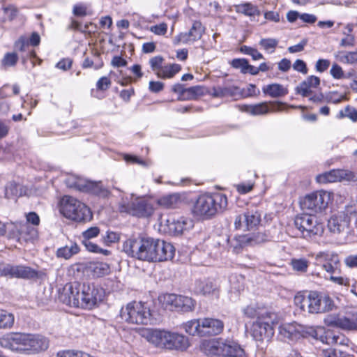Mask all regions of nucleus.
<instances>
[{"instance_id": "nucleus-1", "label": "nucleus", "mask_w": 357, "mask_h": 357, "mask_svg": "<svg viewBox=\"0 0 357 357\" xmlns=\"http://www.w3.org/2000/svg\"><path fill=\"white\" fill-rule=\"evenodd\" d=\"M105 290L94 283H67L59 295L64 304L75 307L91 310L103 301Z\"/></svg>"}, {"instance_id": "nucleus-2", "label": "nucleus", "mask_w": 357, "mask_h": 357, "mask_svg": "<svg viewBox=\"0 0 357 357\" xmlns=\"http://www.w3.org/2000/svg\"><path fill=\"white\" fill-rule=\"evenodd\" d=\"M228 200L225 194L220 192L200 195L192 207L195 216L208 220L223 212L227 207Z\"/></svg>"}, {"instance_id": "nucleus-3", "label": "nucleus", "mask_w": 357, "mask_h": 357, "mask_svg": "<svg viewBox=\"0 0 357 357\" xmlns=\"http://www.w3.org/2000/svg\"><path fill=\"white\" fill-rule=\"evenodd\" d=\"M142 336L157 348L168 350H185L188 340L183 335L165 330L147 329L143 331Z\"/></svg>"}, {"instance_id": "nucleus-4", "label": "nucleus", "mask_w": 357, "mask_h": 357, "mask_svg": "<svg viewBox=\"0 0 357 357\" xmlns=\"http://www.w3.org/2000/svg\"><path fill=\"white\" fill-rule=\"evenodd\" d=\"M200 350L208 357H247L245 349L238 342L222 338L204 340Z\"/></svg>"}, {"instance_id": "nucleus-5", "label": "nucleus", "mask_w": 357, "mask_h": 357, "mask_svg": "<svg viewBox=\"0 0 357 357\" xmlns=\"http://www.w3.org/2000/svg\"><path fill=\"white\" fill-rule=\"evenodd\" d=\"M121 319L130 324L147 325L151 321V312L146 303L132 301L121 307Z\"/></svg>"}, {"instance_id": "nucleus-6", "label": "nucleus", "mask_w": 357, "mask_h": 357, "mask_svg": "<svg viewBox=\"0 0 357 357\" xmlns=\"http://www.w3.org/2000/svg\"><path fill=\"white\" fill-rule=\"evenodd\" d=\"M60 211L66 218L79 222L89 221L92 218L90 208L70 196H65L62 199Z\"/></svg>"}, {"instance_id": "nucleus-7", "label": "nucleus", "mask_w": 357, "mask_h": 357, "mask_svg": "<svg viewBox=\"0 0 357 357\" xmlns=\"http://www.w3.org/2000/svg\"><path fill=\"white\" fill-rule=\"evenodd\" d=\"M294 225L301 236L310 239L315 236H321L324 229V224L314 215L303 213L297 215L294 220Z\"/></svg>"}, {"instance_id": "nucleus-8", "label": "nucleus", "mask_w": 357, "mask_h": 357, "mask_svg": "<svg viewBox=\"0 0 357 357\" xmlns=\"http://www.w3.org/2000/svg\"><path fill=\"white\" fill-rule=\"evenodd\" d=\"M193 221L188 218L173 215L162 216L160 220L159 231L165 234L176 236L193 227Z\"/></svg>"}, {"instance_id": "nucleus-9", "label": "nucleus", "mask_w": 357, "mask_h": 357, "mask_svg": "<svg viewBox=\"0 0 357 357\" xmlns=\"http://www.w3.org/2000/svg\"><path fill=\"white\" fill-rule=\"evenodd\" d=\"M159 303L165 310L183 312H192L196 302L192 298L174 294H164L158 297Z\"/></svg>"}, {"instance_id": "nucleus-10", "label": "nucleus", "mask_w": 357, "mask_h": 357, "mask_svg": "<svg viewBox=\"0 0 357 357\" xmlns=\"http://www.w3.org/2000/svg\"><path fill=\"white\" fill-rule=\"evenodd\" d=\"M119 210L138 218H148L152 215L154 208L152 204L144 198H137L132 202L122 198L119 203Z\"/></svg>"}, {"instance_id": "nucleus-11", "label": "nucleus", "mask_w": 357, "mask_h": 357, "mask_svg": "<svg viewBox=\"0 0 357 357\" xmlns=\"http://www.w3.org/2000/svg\"><path fill=\"white\" fill-rule=\"evenodd\" d=\"M333 195L330 192L319 190L307 195L301 202L303 210L318 213L325 210L331 202Z\"/></svg>"}, {"instance_id": "nucleus-12", "label": "nucleus", "mask_w": 357, "mask_h": 357, "mask_svg": "<svg viewBox=\"0 0 357 357\" xmlns=\"http://www.w3.org/2000/svg\"><path fill=\"white\" fill-rule=\"evenodd\" d=\"M30 333H9L0 337V346L21 354H29Z\"/></svg>"}, {"instance_id": "nucleus-13", "label": "nucleus", "mask_w": 357, "mask_h": 357, "mask_svg": "<svg viewBox=\"0 0 357 357\" xmlns=\"http://www.w3.org/2000/svg\"><path fill=\"white\" fill-rule=\"evenodd\" d=\"M357 202L347 206L344 211L333 215L328 220V227L333 232L340 233L348 229L352 219L356 220Z\"/></svg>"}, {"instance_id": "nucleus-14", "label": "nucleus", "mask_w": 357, "mask_h": 357, "mask_svg": "<svg viewBox=\"0 0 357 357\" xmlns=\"http://www.w3.org/2000/svg\"><path fill=\"white\" fill-rule=\"evenodd\" d=\"M0 274L10 278L31 280L40 278L43 273L27 266L6 264L0 266Z\"/></svg>"}, {"instance_id": "nucleus-15", "label": "nucleus", "mask_w": 357, "mask_h": 357, "mask_svg": "<svg viewBox=\"0 0 357 357\" xmlns=\"http://www.w3.org/2000/svg\"><path fill=\"white\" fill-rule=\"evenodd\" d=\"M261 215L262 213L259 209H248L235 217L234 227L236 229L243 231L255 229L261 222Z\"/></svg>"}, {"instance_id": "nucleus-16", "label": "nucleus", "mask_w": 357, "mask_h": 357, "mask_svg": "<svg viewBox=\"0 0 357 357\" xmlns=\"http://www.w3.org/2000/svg\"><path fill=\"white\" fill-rule=\"evenodd\" d=\"M276 318L275 317L266 319H257L250 328V334L256 341H268L274 335L273 325Z\"/></svg>"}, {"instance_id": "nucleus-17", "label": "nucleus", "mask_w": 357, "mask_h": 357, "mask_svg": "<svg viewBox=\"0 0 357 357\" xmlns=\"http://www.w3.org/2000/svg\"><path fill=\"white\" fill-rule=\"evenodd\" d=\"M310 313H324L331 310L334 307V303L328 295L317 291L310 292Z\"/></svg>"}, {"instance_id": "nucleus-18", "label": "nucleus", "mask_w": 357, "mask_h": 357, "mask_svg": "<svg viewBox=\"0 0 357 357\" xmlns=\"http://www.w3.org/2000/svg\"><path fill=\"white\" fill-rule=\"evenodd\" d=\"M307 334L305 327L296 322L283 323L278 328V337L283 341H296Z\"/></svg>"}, {"instance_id": "nucleus-19", "label": "nucleus", "mask_w": 357, "mask_h": 357, "mask_svg": "<svg viewBox=\"0 0 357 357\" xmlns=\"http://www.w3.org/2000/svg\"><path fill=\"white\" fill-rule=\"evenodd\" d=\"M315 262L327 273L333 274L338 268L340 259L337 253L328 250L318 252L315 256Z\"/></svg>"}, {"instance_id": "nucleus-20", "label": "nucleus", "mask_w": 357, "mask_h": 357, "mask_svg": "<svg viewBox=\"0 0 357 357\" xmlns=\"http://www.w3.org/2000/svg\"><path fill=\"white\" fill-rule=\"evenodd\" d=\"M355 177L354 173L351 171L337 169L318 175L317 180L319 183H333L353 181L355 179Z\"/></svg>"}, {"instance_id": "nucleus-21", "label": "nucleus", "mask_w": 357, "mask_h": 357, "mask_svg": "<svg viewBox=\"0 0 357 357\" xmlns=\"http://www.w3.org/2000/svg\"><path fill=\"white\" fill-rule=\"evenodd\" d=\"M204 31L205 29L202 23L199 21H195L188 31L182 32L175 37L174 44L178 45L180 43L188 44L194 43L202 38Z\"/></svg>"}, {"instance_id": "nucleus-22", "label": "nucleus", "mask_w": 357, "mask_h": 357, "mask_svg": "<svg viewBox=\"0 0 357 357\" xmlns=\"http://www.w3.org/2000/svg\"><path fill=\"white\" fill-rule=\"evenodd\" d=\"M14 47L16 50L21 52V59L24 63L30 59L32 61L33 66H35L34 59L38 61V64H40L42 60L39 59L36 52L30 47L28 39L25 36H21L15 41Z\"/></svg>"}, {"instance_id": "nucleus-23", "label": "nucleus", "mask_w": 357, "mask_h": 357, "mask_svg": "<svg viewBox=\"0 0 357 357\" xmlns=\"http://www.w3.org/2000/svg\"><path fill=\"white\" fill-rule=\"evenodd\" d=\"M224 329V323L218 319L203 318L201 322L200 336L217 335Z\"/></svg>"}, {"instance_id": "nucleus-24", "label": "nucleus", "mask_w": 357, "mask_h": 357, "mask_svg": "<svg viewBox=\"0 0 357 357\" xmlns=\"http://www.w3.org/2000/svg\"><path fill=\"white\" fill-rule=\"evenodd\" d=\"M158 238H142L140 259L146 261H155Z\"/></svg>"}, {"instance_id": "nucleus-25", "label": "nucleus", "mask_w": 357, "mask_h": 357, "mask_svg": "<svg viewBox=\"0 0 357 357\" xmlns=\"http://www.w3.org/2000/svg\"><path fill=\"white\" fill-rule=\"evenodd\" d=\"M175 253L174 246L168 242L158 239L155 261H164L172 259Z\"/></svg>"}, {"instance_id": "nucleus-26", "label": "nucleus", "mask_w": 357, "mask_h": 357, "mask_svg": "<svg viewBox=\"0 0 357 357\" xmlns=\"http://www.w3.org/2000/svg\"><path fill=\"white\" fill-rule=\"evenodd\" d=\"M142 238H128L123 243L122 250L128 257L140 259Z\"/></svg>"}, {"instance_id": "nucleus-27", "label": "nucleus", "mask_w": 357, "mask_h": 357, "mask_svg": "<svg viewBox=\"0 0 357 357\" xmlns=\"http://www.w3.org/2000/svg\"><path fill=\"white\" fill-rule=\"evenodd\" d=\"M319 84V77L315 75H310L297 86L296 92L303 97H307L312 93V89L317 88Z\"/></svg>"}, {"instance_id": "nucleus-28", "label": "nucleus", "mask_w": 357, "mask_h": 357, "mask_svg": "<svg viewBox=\"0 0 357 357\" xmlns=\"http://www.w3.org/2000/svg\"><path fill=\"white\" fill-rule=\"evenodd\" d=\"M29 344V354H35L47 349L49 341L41 335L30 334Z\"/></svg>"}, {"instance_id": "nucleus-29", "label": "nucleus", "mask_w": 357, "mask_h": 357, "mask_svg": "<svg viewBox=\"0 0 357 357\" xmlns=\"http://www.w3.org/2000/svg\"><path fill=\"white\" fill-rule=\"evenodd\" d=\"M243 314L250 319L257 318V319L271 318L275 317V314L268 312L265 308L259 307L256 305H250L243 309Z\"/></svg>"}, {"instance_id": "nucleus-30", "label": "nucleus", "mask_w": 357, "mask_h": 357, "mask_svg": "<svg viewBox=\"0 0 357 357\" xmlns=\"http://www.w3.org/2000/svg\"><path fill=\"white\" fill-rule=\"evenodd\" d=\"M356 317L349 318L347 317H334L328 321V324L341 328L342 329L353 330L357 328V310L355 312Z\"/></svg>"}, {"instance_id": "nucleus-31", "label": "nucleus", "mask_w": 357, "mask_h": 357, "mask_svg": "<svg viewBox=\"0 0 357 357\" xmlns=\"http://www.w3.org/2000/svg\"><path fill=\"white\" fill-rule=\"evenodd\" d=\"M239 91V88L235 86H213L208 94L213 98L234 97Z\"/></svg>"}, {"instance_id": "nucleus-32", "label": "nucleus", "mask_w": 357, "mask_h": 357, "mask_svg": "<svg viewBox=\"0 0 357 357\" xmlns=\"http://www.w3.org/2000/svg\"><path fill=\"white\" fill-rule=\"evenodd\" d=\"M216 285L210 280H196L193 291L197 294L209 295L216 290Z\"/></svg>"}, {"instance_id": "nucleus-33", "label": "nucleus", "mask_w": 357, "mask_h": 357, "mask_svg": "<svg viewBox=\"0 0 357 357\" xmlns=\"http://www.w3.org/2000/svg\"><path fill=\"white\" fill-rule=\"evenodd\" d=\"M181 202V195L178 193L164 195L158 199V204L166 208H176Z\"/></svg>"}, {"instance_id": "nucleus-34", "label": "nucleus", "mask_w": 357, "mask_h": 357, "mask_svg": "<svg viewBox=\"0 0 357 357\" xmlns=\"http://www.w3.org/2000/svg\"><path fill=\"white\" fill-rule=\"evenodd\" d=\"M264 93L268 95L272 98H279L284 96L288 93V89L280 84H271L263 87Z\"/></svg>"}, {"instance_id": "nucleus-35", "label": "nucleus", "mask_w": 357, "mask_h": 357, "mask_svg": "<svg viewBox=\"0 0 357 357\" xmlns=\"http://www.w3.org/2000/svg\"><path fill=\"white\" fill-rule=\"evenodd\" d=\"M181 70V66L177 63H173L163 66L160 70H158L156 75L162 79L172 78Z\"/></svg>"}, {"instance_id": "nucleus-36", "label": "nucleus", "mask_w": 357, "mask_h": 357, "mask_svg": "<svg viewBox=\"0 0 357 357\" xmlns=\"http://www.w3.org/2000/svg\"><path fill=\"white\" fill-rule=\"evenodd\" d=\"M79 251V248L77 243H72L70 246H63L57 249L56 255L58 258L64 259H69L73 255L77 254Z\"/></svg>"}, {"instance_id": "nucleus-37", "label": "nucleus", "mask_w": 357, "mask_h": 357, "mask_svg": "<svg viewBox=\"0 0 357 357\" xmlns=\"http://www.w3.org/2000/svg\"><path fill=\"white\" fill-rule=\"evenodd\" d=\"M86 192L103 198L109 197L110 194L109 191L102 185L101 182H95L91 181L89 183Z\"/></svg>"}, {"instance_id": "nucleus-38", "label": "nucleus", "mask_w": 357, "mask_h": 357, "mask_svg": "<svg viewBox=\"0 0 357 357\" xmlns=\"http://www.w3.org/2000/svg\"><path fill=\"white\" fill-rule=\"evenodd\" d=\"M244 111L252 115H263L269 111V107L266 102H261L256 105H245Z\"/></svg>"}, {"instance_id": "nucleus-39", "label": "nucleus", "mask_w": 357, "mask_h": 357, "mask_svg": "<svg viewBox=\"0 0 357 357\" xmlns=\"http://www.w3.org/2000/svg\"><path fill=\"white\" fill-rule=\"evenodd\" d=\"M204 94V88L201 86H194L185 88L183 96L181 97V100L197 99L198 97L202 96Z\"/></svg>"}, {"instance_id": "nucleus-40", "label": "nucleus", "mask_w": 357, "mask_h": 357, "mask_svg": "<svg viewBox=\"0 0 357 357\" xmlns=\"http://www.w3.org/2000/svg\"><path fill=\"white\" fill-rule=\"evenodd\" d=\"M202 319L190 320L183 324L185 331L190 335L200 336Z\"/></svg>"}, {"instance_id": "nucleus-41", "label": "nucleus", "mask_w": 357, "mask_h": 357, "mask_svg": "<svg viewBox=\"0 0 357 357\" xmlns=\"http://www.w3.org/2000/svg\"><path fill=\"white\" fill-rule=\"evenodd\" d=\"M90 268L94 277L100 278L110 273V267L107 263L96 262L91 264Z\"/></svg>"}, {"instance_id": "nucleus-42", "label": "nucleus", "mask_w": 357, "mask_h": 357, "mask_svg": "<svg viewBox=\"0 0 357 357\" xmlns=\"http://www.w3.org/2000/svg\"><path fill=\"white\" fill-rule=\"evenodd\" d=\"M236 11L249 17H255L260 13L257 7L250 3L237 5L236 6Z\"/></svg>"}, {"instance_id": "nucleus-43", "label": "nucleus", "mask_w": 357, "mask_h": 357, "mask_svg": "<svg viewBox=\"0 0 357 357\" xmlns=\"http://www.w3.org/2000/svg\"><path fill=\"white\" fill-rule=\"evenodd\" d=\"M37 236V231L33 227H31L27 225L21 227L19 231V241H32Z\"/></svg>"}, {"instance_id": "nucleus-44", "label": "nucleus", "mask_w": 357, "mask_h": 357, "mask_svg": "<svg viewBox=\"0 0 357 357\" xmlns=\"http://www.w3.org/2000/svg\"><path fill=\"white\" fill-rule=\"evenodd\" d=\"M278 40L273 38H261L259 45L261 48L269 54H272L275 51V49L278 45Z\"/></svg>"}, {"instance_id": "nucleus-45", "label": "nucleus", "mask_w": 357, "mask_h": 357, "mask_svg": "<svg viewBox=\"0 0 357 357\" xmlns=\"http://www.w3.org/2000/svg\"><path fill=\"white\" fill-rule=\"evenodd\" d=\"M14 315L6 310H0V329L10 328L14 324Z\"/></svg>"}, {"instance_id": "nucleus-46", "label": "nucleus", "mask_w": 357, "mask_h": 357, "mask_svg": "<svg viewBox=\"0 0 357 357\" xmlns=\"http://www.w3.org/2000/svg\"><path fill=\"white\" fill-rule=\"evenodd\" d=\"M294 271L304 273L307 272L310 262L305 258L292 259L290 263Z\"/></svg>"}, {"instance_id": "nucleus-47", "label": "nucleus", "mask_w": 357, "mask_h": 357, "mask_svg": "<svg viewBox=\"0 0 357 357\" xmlns=\"http://www.w3.org/2000/svg\"><path fill=\"white\" fill-rule=\"evenodd\" d=\"M82 243L84 245L86 249L91 252L96 254H102L105 256L110 255V251L106 249L101 248L97 244L88 240H82Z\"/></svg>"}, {"instance_id": "nucleus-48", "label": "nucleus", "mask_w": 357, "mask_h": 357, "mask_svg": "<svg viewBox=\"0 0 357 357\" xmlns=\"http://www.w3.org/2000/svg\"><path fill=\"white\" fill-rule=\"evenodd\" d=\"M340 54L339 60L344 63L350 65H357V49L351 52H340Z\"/></svg>"}, {"instance_id": "nucleus-49", "label": "nucleus", "mask_w": 357, "mask_h": 357, "mask_svg": "<svg viewBox=\"0 0 357 357\" xmlns=\"http://www.w3.org/2000/svg\"><path fill=\"white\" fill-rule=\"evenodd\" d=\"M5 191L7 197H9L10 195L22 196L24 194L22 186L15 182L8 183L6 186Z\"/></svg>"}, {"instance_id": "nucleus-50", "label": "nucleus", "mask_w": 357, "mask_h": 357, "mask_svg": "<svg viewBox=\"0 0 357 357\" xmlns=\"http://www.w3.org/2000/svg\"><path fill=\"white\" fill-rule=\"evenodd\" d=\"M294 303L302 311H308L309 303H310V293L307 296L301 294H298L294 297Z\"/></svg>"}, {"instance_id": "nucleus-51", "label": "nucleus", "mask_w": 357, "mask_h": 357, "mask_svg": "<svg viewBox=\"0 0 357 357\" xmlns=\"http://www.w3.org/2000/svg\"><path fill=\"white\" fill-rule=\"evenodd\" d=\"M18 61V56L15 52L6 53L1 60V64L3 68L12 67L15 66Z\"/></svg>"}, {"instance_id": "nucleus-52", "label": "nucleus", "mask_w": 357, "mask_h": 357, "mask_svg": "<svg viewBox=\"0 0 357 357\" xmlns=\"http://www.w3.org/2000/svg\"><path fill=\"white\" fill-rule=\"evenodd\" d=\"M240 51L241 53L247 55H250L252 56V59L255 61H257L261 59H264V56L261 53H260L257 49L253 48L252 47H249L247 45H243L240 48Z\"/></svg>"}, {"instance_id": "nucleus-53", "label": "nucleus", "mask_w": 357, "mask_h": 357, "mask_svg": "<svg viewBox=\"0 0 357 357\" xmlns=\"http://www.w3.org/2000/svg\"><path fill=\"white\" fill-rule=\"evenodd\" d=\"M252 238L249 236H240L236 239V245L233 246V252L238 253L241 251L244 245L252 244Z\"/></svg>"}, {"instance_id": "nucleus-54", "label": "nucleus", "mask_w": 357, "mask_h": 357, "mask_svg": "<svg viewBox=\"0 0 357 357\" xmlns=\"http://www.w3.org/2000/svg\"><path fill=\"white\" fill-rule=\"evenodd\" d=\"M120 239L119 233L112 231H107L106 234L102 236V242L105 245H110L112 243H116Z\"/></svg>"}, {"instance_id": "nucleus-55", "label": "nucleus", "mask_w": 357, "mask_h": 357, "mask_svg": "<svg viewBox=\"0 0 357 357\" xmlns=\"http://www.w3.org/2000/svg\"><path fill=\"white\" fill-rule=\"evenodd\" d=\"M248 63V61L246 59H234L231 61V66L234 68L240 69L241 72L243 74H246Z\"/></svg>"}, {"instance_id": "nucleus-56", "label": "nucleus", "mask_w": 357, "mask_h": 357, "mask_svg": "<svg viewBox=\"0 0 357 357\" xmlns=\"http://www.w3.org/2000/svg\"><path fill=\"white\" fill-rule=\"evenodd\" d=\"M99 234L100 229L98 227H91L82 232V240L91 241V238L97 237Z\"/></svg>"}, {"instance_id": "nucleus-57", "label": "nucleus", "mask_w": 357, "mask_h": 357, "mask_svg": "<svg viewBox=\"0 0 357 357\" xmlns=\"http://www.w3.org/2000/svg\"><path fill=\"white\" fill-rule=\"evenodd\" d=\"M344 35L345 36L342 38L340 40V45L344 47H351L355 45L356 39L355 36L353 34L346 33L344 31Z\"/></svg>"}, {"instance_id": "nucleus-58", "label": "nucleus", "mask_w": 357, "mask_h": 357, "mask_svg": "<svg viewBox=\"0 0 357 357\" xmlns=\"http://www.w3.org/2000/svg\"><path fill=\"white\" fill-rule=\"evenodd\" d=\"M322 356L324 357H347L348 355L340 350L328 348L322 351Z\"/></svg>"}, {"instance_id": "nucleus-59", "label": "nucleus", "mask_w": 357, "mask_h": 357, "mask_svg": "<svg viewBox=\"0 0 357 357\" xmlns=\"http://www.w3.org/2000/svg\"><path fill=\"white\" fill-rule=\"evenodd\" d=\"M327 98L329 102H333L334 104H337L342 102V100H347L346 95L339 94L337 91L330 92L327 96Z\"/></svg>"}, {"instance_id": "nucleus-60", "label": "nucleus", "mask_w": 357, "mask_h": 357, "mask_svg": "<svg viewBox=\"0 0 357 357\" xmlns=\"http://www.w3.org/2000/svg\"><path fill=\"white\" fill-rule=\"evenodd\" d=\"M254 182L248 181L238 184L236 185V190L241 194H246L252 190Z\"/></svg>"}, {"instance_id": "nucleus-61", "label": "nucleus", "mask_w": 357, "mask_h": 357, "mask_svg": "<svg viewBox=\"0 0 357 357\" xmlns=\"http://www.w3.org/2000/svg\"><path fill=\"white\" fill-rule=\"evenodd\" d=\"M150 31L158 36H164L167 31V24L166 23H160L150 27Z\"/></svg>"}, {"instance_id": "nucleus-62", "label": "nucleus", "mask_w": 357, "mask_h": 357, "mask_svg": "<svg viewBox=\"0 0 357 357\" xmlns=\"http://www.w3.org/2000/svg\"><path fill=\"white\" fill-rule=\"evenodd\" d=\"M163 59L160 56H156L151 58L149 61L151 68L153 71L158 72L163 66H162Z\"/></svg>"}, {"instance_id": "nucleus-63", "label": "nucleus", "mask_w": 357, "mask_h": 357, "mask_svg": "<svg viewBox=\"0 0 357 357\" xmlns=\"http://www.w3.org/2000/svg\"><path fill=\"white\" fill-rule=\"evenodd\" d=\"M111 85L110 79L106 76L100 77L97 83L96 88L100 91H106Z\"/></svg>"}, {"instance_id": "nucleus-64", "label": "nucleus", "mask_w": 357, "mask_h": 357, "mask_svg": "<svg viewBox=\"0 0 357 357\" xmlns=\"http://www.w3.org/2000/svg\"><path fill=\"white\" fill-rule=\"evenodd\" d=\"M330 73H331V76L334 79H339L344 77V72H343L342 67L336 63H334L332 66Z\"/></svg>"}]
</instances>
